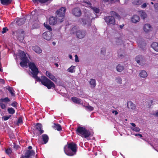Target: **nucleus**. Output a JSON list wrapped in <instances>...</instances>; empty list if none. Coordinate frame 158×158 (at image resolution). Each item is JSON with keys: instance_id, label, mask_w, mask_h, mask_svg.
<instances>
[{"instance_id": "nucleus-1", "label": "nucleus", "mask_w": 158, "mask_h": 158, "mask_svg": "<svg viewBox=\"0 0 158 158\" xmlns=\"http://www.w3.org/2000/svg\"><path fill=\"white\" fill-rule=\"evenodd\" d=\"M18 56L20 57L21 61L20 63V65L22 67H27L28 64H29L30 69L31 70V73L33 77L38 81H40V78L37 76L38 73V69L35 64L33 63H28L29 60L26 56V54L24 52L21 50L19 51Z\"/></svg>"}, {"instance_id": "nucleus-2", "label": "nucleus", "mask_w": 158, "mask_h": 158, "mask_svg": "<svg viewBox=\"0 0 158 158\" xmlns=\"http://www.w3.org/2000/svg\"><path fill=\"white\" fill-rule=\"evenodd\" d=\"M65 153L67 155L72 156L75 154L77 151V145L73 143L68 144L64 148Z\"/></svg>"}, {"instance_id": "nucleus-3", "label": "nucleus", "mask_w": 158, "mask_h": 158, "mask_svg": "<svg viewBox=\"0 0 158 158\" xmlns=\"http://www.w3.org/2000/svg\"><path fill=\"white\" fill-rule=\"evenodd\" d=\"M111 16H108L105 18V20L107 24H114L115 23V20L114 17L116 19H120V16L116 14L115 12L112 11L110 12Z\"/></svg>"}, {"instance_id": "nucleus-4", "label": "nucleus", "mask_w": 158, "mask_h": 158, "mask_svg": "<svg viewBox=\"0 0 158 158\" xmlns=\"http://www.w3.org/2000/svg\"><path fill=\"white\" fill-rule=\"evenodd\" d=\"M77 133L82 137L86 138L90 135V134L89 131L86 130L85 128L79 126L77 130Z\"/></svg>"}, {"instance_id": "nucleus-5", "label": "nucleus", "mask_w": 158, "mask_h": 158, "mask_svg": "<svg viewBox=\"0 0 158 158\" xmlns=\"http://www.w3.org/2000/svg\"><path fill=\"white\" fill-rule=\"evenodd\" d=\"M41 82L42 84L46 86L48 89L52 88H55V87L54 84L45 76L42 77Z\"/></svg>"}, {"instance_id": "nucleus-6", "label": "nucleus", "mask_w": 158, "mask_h": 158, "mask_svg": "<svg viewBox=\"0 0 158 158\" xmlns=\"http://www.w3.org/2000/svg\"><path fill=\"white\" fill-rule=\"evenodd\" d=\"M66 10L65 7H63L60 8L56 12V17L58 19V21L60 23L62 22L64 20Z\"/></svg>"}, {"instance_id": "nucleus-7", "label": "nucleus", "mask_w": 158, "mask_h": 158, "mask_svg": "<svg viewBox=\"0 0 158 158\" xmlns=\"http://www.w3.org/2000/svg\"><path fill=\"white\" fill-rule=\"evenodd\" d=\"M35 152L32 150H27L24 155L22 156V158H32V156H34Z\"/></svg>"}, {"instance_id": "nucleus-8", "label": "nucleus", "mask_w": 158, "mask_h": 158, "mask_svg": "<svg viewBox=\"0 0 158 158\" xmlns=\"http://www.w3.org/2000/svg\"><path fill=\"white\" fill-rule=\"evenodd\" d=\"M135 60L137 63L139 65H142L144 63V60L143 56L141 55H139L135 58Z\"/></svg>"}, {"instance_id": "nucleus-9", "label": "nucleus", "mask_w": 158, "mask_h": 158, "mask_svg": "<svg viewBox=\"0 0 158 158\" xmlns=\"http://www.w3.org/2000/svg\"><path fill=\"white\" fill-rule=\"evenodd\" d=\"M43 37L47 40H50L52 38V33L50 31H47L43 33Z\"/></svg>"}, {"instance_id": "nucleus-10", "label": "nucleus", "mask_w": 158, "mask_h": 158, "mask_svg": "<svg viewBox=\"0 0 158 158\" xmlns=\"http://www.w3.org/2000/svg\"><path fill=\"white\" fill-rule=\"evenodd\" d=\"M72 13L75 16L79 17L81 15V11L78 8H76L73 9L72 11Z\"/></svg>"}, {"instance_id": "nucleus-11", "label": "nucleus", "mask_w": 158, "mask_h": 158, "mask_svg": "<svg viewBox=\"0 0 158 158\" xmlns=\"http://www.w3.org/2000/svg\"><path fill=\"white\" fill-rule=\"evenodd\" d=\"M46 75L47 77L55 82H56L57 79L52 73L49 71H46Z\"/></svg>"}, {"instance_id": "nucleus-12", "label": "nucleus", "mask_w": 158, "mask_h": 158, "mask_svg": "<svg viewBox=\"0 0 158 158\" xmlns=\"http://www.w3.org/2000/svg\"><path fill=\"white\" fill-rule=\"evenodd\" d=\"M49 22L50 24L51 25H54L56 24L57 22H59L58 21V19H56L54 17H50L49 19Z\"/></svg>"}, {"instance_id": "nucleus-13", "label": "nucleus", "mask_w": 158, "mask_h": 158, "mask_svg": "<svg viewBox=\"0 0 158 158\" xmlns=\"http://www.w3.org/2000/svg\"><path fill=\"white\" fill-rule=\"evenodd\" d=\"M77 37L79 39L83 38L85 35V32L84 31H78L76 32Z\"/></svg>"}, {"instance_id": "nucleus-14", "label": "nucleus", "mask_w": 158, "mask_h": 158, "mask_svg": "<svg viewBox=\"0 0 158 158\" xmlns=\"http://www.w3.org/2000/svg\"><path fill=\"white\" fill-rule=\"evenodd\" d=\"M152 28L151 26L149 24H145L143 27V30L145 32H147L151 30Z\"/></svg>"}, {"instance_id": "nucleus-15", "label": "nucleus", "mask_w": 158, "mask_h": 158, "mask_svg": "<svg viewBox=\"0 0 158 158\" xmlns=\"http://www.w3.org/2000/svg\"><path fill=\"white\" fill-rule=\"evenodd\" d=\"M127 106L128 108L132 110H134L135 108V106L131 101H128L127 104Z\"/></svg>"}, {"instance_id": "nucleus-16", "label": "nucleus", "mask_w": 158, "mask_h": 158, "mask_svg": "<svg viewBox=\"0 0 158 158\" xmlns=\"http://www.w3.org/2000/svg\"><path fill=\"white\" fill-rule=\"evenodd\" d=\"M32 49L37 53L40 54L42 52V50L37 46H35L32 47Z\"/></svg>"}, {"instance_id": "nucleus-17", "label": "nucleus", "mask_w": 158, "mask_h": 158, "mask_svg": "<svg viewBox=\"0 0 158 158\" xmlns=\"http://www.w3.org/2000/svg\"><path fill=\"white\" fill-rule=\"evenodd\" d=\"M72 100L73 102L77 104H81L82 103V102L81 99L76 97L72 98Z\"/></svg>"}, {"instance_id": "nucleus-18", "label": "nucleus", "mask_w": 158, "mask_h": 158, "mask_svg": "<svg viewBox=\"0 0 158 158\" xmlns=\"http://www.w3.org/2000/svg\"><path fill=\"white\" fill-rule=\"evenodd\" d=\"M131 124L133 127H131V128L132 130L137 132H139L140 131V129L138 127H136V125L135 123H131Z\"/></svg>"}, {"instance_id": "nucleus-19", "label": "nucleus", "mask_w": 158, "mask_h": 158, "mask_svg": "<svg viewBox=\"0 0 158 158\" xmlns=\"http://www.w3.org/2000/svg\"><path fill=\"white\" fill-rule=\"evenodd\" d=\"M139 76L141 77L145 78L148 76V74L145 71L142 70L140 72Z\"/></svg>"}, {"instance_id": "nucleus-20", "label": "nucleus", "mask_w": 158, "mask_h": 158, "mask_svg": "<svg viewBox=\"0 0 158 158\" xmlns=\"http://www.w3.org/2000/svg\"><path fill=\"white\" fill-rule=\"evenodd\" d=\"M139 17L136 15L133 16L131 19V21L133 23H136L139 21Z\"/></svg>"}, {"instance_id": "nucleus-21", "label": "nucleus", "mask_w": 158, "mask_h": 158, "mask_svg": "<svg viewBox=\"0 0 158 158\" xmlns=\"http://www.w3.org/2000/svg\"><path fill=\"white\" fill-rule=\"evenodd\" d=\"M152 48L156 51L158 52V43L154 42L152 43L151 45Z\"/></svg>"}, {"instance_id": "nucleus-22", "label": "nucleus", "mask_w": 158, "mask_h": 158, "mask_svg": "<svg viewBox=\"0 0 158 158\" xmlns=\"http://www.w3.org/2000/svg\"><path fill=\"white\" fill-rule=\"evenodd\" d=\"M36 126L37 129L40 132V134H41L43 133L44 132V131L42 129V125L40 123H38L37 124Z\"/></svg>"}, {"instance_id": "nucleus-23", "label": "nucleus", "mask_w": 158, "mask_h": 158, "mask_svg": "<svg viewBox=\"0 0 158 158\" xmlns=\"http://www.w3.org/2000/svg\"><path fill=\"white\" fill-rule=\"evenodd\" d=\"M1 3L3 5H7L10 4L12 0H0Z\"/></svg>"}, {"instance_id": "nucleus-24", "label": "nucleus", "mask_w": 158, "mask_h": 158, "mask_svg": "<svg viewBox=\"0 0 158 158\" xmlns=\"http://www.w3.org/2000/svg\"><path fill=\"white\" fill-rule=\"evenodd\" d=\"M89 84L91 88H94L96 85L95 80L94 79H92L89 81Z\"/></svg>"}, {"instance_id": "nucleus-25", "label": "nucleus", "mask_w": 158, "mask_h": 158, "mask_svg": "<svg viewBox=\"0 0 158 158\" xmlns=\"http://www.w3.org/2000/svg\"><path fill=\"white\" fill-rule=\"evenodd\" d=\"M53 127L55 129L57 130L58 131H60L61 130V127L60 125L59 124L54 123Z\"/></svg>"}, {"instance_id": "nucleus-26", "label": "nucleus", "mask_w": 158, "mask_h": 158, "mask_svg": "<svg viewBox=\"0 0 158 158\" xmlns=\"http://www.w3.org/2000/svg\"><path fill=\"white\" fill-rule=\"evenodd\" d=\"M25 19L24 18H21L19 19L16 21V23L18 25H21L24 23L25 22Z\"/></svg>"}, {"instance_id": "nucleus-27", "label": "nucleus", "mask_w": 158, "mask_h": 158, "mask_svg": "<svg viewBox=\"0 0 158 158\" xmlns=\"http://www.w3.org/2000/svg\"><path fill=\"white\" fill-rule=\"evenodd\" d=\"M42 139L44 143H46L48 141V137L46 134H44L42 135Z\"/></svg>"}, {"instance_id": "nucleus-28", "label": "nucleus", "mask_w": 158, "mask_h": 158, "mask_svg": "<svg viewBox=\"0 0 158 158\" xmlns=\"http://www.w3.org/2000/svg\"><path fill=\"white\" fill-rule=\"evenodd\" d=\"M124 69V67L121 64H119L116 67L117 70L119 72H122Z\"/></svg>"}, {"instance_id": "nucleus-29", "label": "nucleus", "mask_w": 158, "mask_h": 158, "mask_svg": "<svg viewBox=\"0 0 158 158\" xmlns=\"http://www.w3.org/2000/svg\"><path fill=\"white\" fill-rule=\"evenodd\" d=\"M10 101V100L8 98H2L0 99V102H5L7 103L9 102Z\"/></svg>"}, {"instance_id": "nucleus-30", "label": "nucleus", "mask_w": 158, "mask_h": 158, "mask_svg": "<svg viewBox=\"0 0 158 158\" xmlns=\"http://www.w3.org/2000/svg\"><path fill=\"white\" fill-rule=\"evenodd\" d=\"M7 111L9 114H14L15 112L14 109L12 107L8 108L7 109Z\"/></svg>"}, {"instance_id": "nucleus-31", "label": "nucleus", "mask_w": 158, "mask_h": 158, "mask_svg": "<svg viewBox=\"0 0 158 158\" xmlns=\"http://www.w3.org/2000/svg\"><path fill=\"white\" fill-rule=\"evenodd\" d=\"M75 66L72 65L68 69L67 71L70 73H73L75 71Z\"/></svg>"}, {"instance_id": "nucleus-32", "label": "nucleus", "mask_w": 158, "mask_h": 158, "mask_svg": "<svg viewBox=\"0 0 158 158\" xmlns=\"http://www.w3.org/2000/svg\"><path fill=\"white\" fill-rule=\"evenodd\" d=\"M139 14L141 17L143 19H144L147 17V15L145 12H144L143 11H141L139 12Z\"/></svg>"}, {"instance_id": "nucleus-33", "label": "nucleus", "mask_w": 158, "mask_h": 158, "mask_svg": "<svg viewBox=\"0 0 158 158\" xmlns=\"http://www.w3.org/2000/svg\"><path fill=\"white\" fill-rule=\"evenodd\" d=\"M132 3L136 5H139L141 4L140 0H132Z\"/></svg>"}, {"instance_id": "nucleus-34", "label": "nucleus", "mask_w": 158, "mask_h": 158, "mask_svg": "<svg viewBox=\"0 0 158 158\" xmlns=\"http://www.w3.org/2000/svg\"><path fill=\"white\" fill-rule=\"evenodd\" d=\"M8 89L10 92L12 96H15L14 91L11 88L9 87L8 88Z\"/></svg>"}, {"instance_id": "nucleus-35", "label": "nucleus", "mask_w": 158, "mask_h": 158, "mask_svg": "<svg viewBox=\"0 0 158 158\" xmlns=\"http://www.w3.org/2000/svg\"><path fill=\"white\" fill-rule=\"evenodd\" d=\"M44 26L49 31L52 30V29L51 27L48 24H47V23H44Z\"/></svg>"}, {"instance_id": "nucleus-36", "label": "nucleus", "mask_w": 158, "mask_h": 158, "mask_svg": "<svg viewBox=\"0 0 158 158\" xmlns=\"http://www.w3.org/2000/svg\"><path fill=\"white\" fill-rule=\"evenodd\" d=\"M85 108L90 111H92L94 110V107L89 105L86 106L85 107Z\"/></svg>"}, {"instance_id": "nucleus-37", "label": "nucleus", "mask_w": 158, "mask_h": 158, "mask_svg": "<svg viewBox=\"0 0 158 158\" xmlns=\"http://www.w3.org/2000/svg\"><path fill=\"white\" fill-rule=\"evenodd\" d=\"M11 116L10 115H9L8 116L6 115L3 117L2 118V119L4 121H6L8 120L9 118L11 117Z\"/></svg>"}, {"instance_id": "nucleus-38", "label": "nucleus", "mask_w": 158, "mask_h": 158, "mask_svg": "<svg viewBox=\"0 0 158 158\" xmlns=\"http://www.w3.org/2000/svg\"><path fill=\"white\" fill-rule=\"evenodd\" d=\"M19 34L21 36H22V39L21 40H23V36L24 35V31L22 30H20L19 31Z\"/></svg>"}, {"instance_id": "nucleus-39", "label": "nucleus", "mask_w": 158, "mask_h": 158, "mask_svg": "<svg viewBox=\"0 0 158 158\" xmlns=\"http://www.w3.org/2000/svg\"><path fill=\"white\" fill-rule=\"evenodd\" d=\"M6 154L9 155L11 154L12 150L10 148H9L6 150Z\"/></svg>"}, {"instance_id": "nucleus-40", "label": "nucleus", "mask_w": 158, "mask_h": 158, "mask_svg": "<svg viewBox=\"0 0 158 158\" xmlns=\"http://www.w3.org/2000/svg\"><path fill=\"white\" fill-rule=\"evenodd\" d=\"M96 13H99V10L97 8H91Z\"/></svg>"}, {"instance_id": "nucleus-41", "label": "nucleus", "mask_w": 158, "mask_h": 158, "mask_svg": "<svg viewBox=\"0 0 158 158\" xmlns=\"http://www.w3.org/2000/svg\"><path fill=\"white\" fill-rule=\"evenodd\" d=\"M122 37H119V38H116V42L117 44H119L122 42Z\"/></svg>"}, {"instance_id": "nucleus-42", "label": "nucleus", "mask_w": 158, "mask_h": 158, "mask_svg": "<svg viewBox=\"0 0 158 158\" xmlns=\"http://www.w3.org/2000/svg\"><path fill=\"white\" fill-rule=\"evenodd\" d=\"M0 106L3 109H4L6 108V105L1 102H0Z\"/></svg>"}, {"instance_id": "nucleus-43", "label": "nucleus", "mask_w": 158, "mask_h": 158, "mask_svg": "<svg viewBox=\"0 0 158 158\" xmlns=\"http://www.w3.org/2000/svg\"><path fill=\"white\" fill-rule=\"evenodd\" d=\"M116 82L119 84H121L122 83V79L121 78L118 77L116 79Z\"/></svg>"}, {"instance_id": "nucleus-44", "label": "nucleus", "mask_w": 158, "mask_h": 158, "mask_svg": "<svg viewBox=\"0 0 158 158\" xmlns=\"http://www.w3.org/2000/svg\"><path fill=\"white\" fill-rule=\"evenodd\" d=\"M23 120L21 118H19L18 119V123L19 124H21L22 123Z\"/></svg>"}, {"instance_id": "nucleus-45", "label": "nucleus", "mask_w": 158, "mask_h": 158, "mask_svg": "<svg viewBox=\"0 0 158 158\" xmlns=\"http://www.w3.org/2000/svg\"><path fill=\"white\" fill-rule=\"evenodd\" d=\"M8 30L7 27L3 28L2 29V33L3 34L6 33Z\"/></svg>"}, {"instance_id": "nucleus-46", "label": "nucleus", "mask_w": 158, "mask_h": 158, "mask_svg": "<svg viewBox=\"0 0 158 158\" xmlns=\"http://www.w3.org/2000/svg\"><path fill=\"white\" fill-rule=\"evenodd\" d=\"M49 0H38V1L41 3H44Z\"/></svg>"}, {"instance_id": "nucleus-47", "label": "nucleus", "mask_w": 158, "mask_h": 158, "mask_svg": "<svg viewBox=\"0 0 158 158\" xmlns=\"http://www.w3.org/2000/svg\"><path fill=\"white\" fill-rule=\"evenodd\" d=\"M84 5L86 6V7H90L91 6V4L90 2H88L87 3H85Z\"/></svg>"}, {"instance_id": "nucleus-48", "label": "nucleus", "mask_w": 158, "mask_h": 158, "mask_svg": "<svg viewBox=\"0 0 158 158\" xmlns=\"http://www.w3.org/2000/svg\"><path fill=\"white\" fill-rule=\"evenodd\" d=\"M152 114L155 116L158 117V110L154 112Z\"/></svg>"}, {"instance_id": "nucleus-49", "label": "nucleus", "mask_w": 158, "mask_h": 158, "mask_svg": "<svg viewBox=\"0 0 158 158\" xmlns=\"http://www.w3.org/2000/svg\"><path fill=\"white\" fill-rule=\"evenodd\" d=\"M106 49L104 48H102L101 49V52L102 54H104L105 52Z\"/></svg>"}, {"instance_id": "nucleus-50", "label": "nucleus", "mask_w": 158, "mask_h": 158, "mask_svg": "<svg viewBox=\"0 0 158 158\" xmlns=\"http://www.w3.org/2000/svg\"><path fill=\"white\" fill-rule=\"evenodd\" d=\"M75 61L76 62H77L79 61L77 55H75Z\"/></svg>"}, {"instance_id": "nucleus-51", "label": "nucleus", "mask_w": 158, "mask_h": 158, "mask_svg": "<svg viewBox=\"0 0 158 158\" xmlns=\"http://www.w3.org/2000/svg\"><path fill=\"white\" fill-rule=\"evenodd\" d=\"M146 6H147L146 4V3H144L141 6V7L142 8H145L146 7Z\"/></svg>"}, {"instance_id": "nucleus-52", "label": "nucleus", "mask_w": 158, "mask_h": 158, "mask_svg": "<svg viewBox=\"0 0 158 158\" xmlns=\"http://www.w3.org/2000/svg\"><path fill=\"white\" fill-rule=\"evenodd\" d=\"M154 7L156 9L158 10V3L155 4L154 5Z\"/></svg>"}, {"instance_id": "nucleus-53", "label": "nucleus", "mask_w": 158, "mask_h": 158, "mask_svg": "<svg viewBox=\"0 0 158 158\" xmlns=\"http://www.w3.org/2000/svg\"><path fill=\"white\" fill-rule=\"evenodd\" d=\"M105 2H112L113 1H114V2H116L118 0H104Z\"/></svg>"}, {"instance_id": "nucleus-54", "label": "nucleus", "mask_w": 158, "mask_h": 158, "mask_svg": "<svg viewBox=\"0 0 158 158\" xmlns=\"http://www.w3.org/2000/svg\"><path fill=\"white\" fill-rule=\"evenodd\" d=\"M112 113L113 114H114L115 115H116L118 114V112L116 110H113L112 111Z\"/></svg>"}, {"instance_id": "nucleus-55", "label": "nucleus", "mask_w": 158, "mask_h": 158, "mask_svg": "<svg viewBox=\"0 0 158 158\" xmlns=\"http://www.w3.org/2000/svg\"><path fill=\"white\" fill-rule=\"evenodd\" d=\"M17 103L16 102L13 103L11 104V106L14 107L16 106Z\"/></svg>"}, {"instance_id": "nucleus-56", "label": "nucleus", "mask_w": 158, "mask_h": 158, "mask_svg": "<svg viewBox=\"0 0 158 158\" xmlns=\"http://www.w3.org/2000/svg\"><path fill=\"white\" fill-rule=\"evenodd\" d=\"M135 135L136 136H139L140 137H142V135L140 134H135Z\"/></svg>"}, {"instance_id": "nucleus-57", "label": "nucleus", "mask_w": 158, "mask_h": 158, "mask_svg": "<svg viewBox=\"0 0 158 158\" xmlns=\"http://www.w3.org/2000/svg\"><path fill=\"white\" fill-rule=\"evenodd\" d=\"M77 29V27H73L72 29V31H75V30L76 31V29Z\"/></svg>"}, {"instance_id": "nucleus-58", "label": "nucleus", "mask_w": 158, "mask_h": 158, "mask_svg": "<svg viewBox=\"0 0 158 158\" xmlns=\"http://www.w3.org/2000/svg\"><path fill=\"white\" fill-rule=\"evenodd\" d=\"M0 82H2V83H4V80L3 79H0Z\"/></svg>"}, {"instance_id": "nucleus-59", "label": "nucleus", "mask_w": 158, "mask_h": 158, "mask_svg": "<svg viewBox=\"0 0 158 158\" xmlns=\"http://www.w3.org/2000/svg\"><path fill=\"white\" fill-rule=\"evenodd\" d=\"M35 11H33L32 12H31V15H34L35 13Z\"/></svg>"}, {"instance_id": "nucleus-60", "label": "nucleus", "mask_w": 158, "mask_h": 158, "mask_svg": "<svg viewBox=\"0 0 158 158\" xmlns=\"http://www.w3.org/2000/svg\"><path fill=\"white\" fill-rule=\"evenodd\" d=\"M55 65L56 66V67H58L59 66V65L57 63H55Z\"/></svg>"}, {"instance_id": "nucleus-61", "label": "nucleus", "mask_w": 158, "mask_h": 158, "mask_svg": "<svg viewBox=\"0 0 158 158\" xmlns=\"http://www.w3.org/2000/svg\"><path fill=\"white\" fill-rule=\"evenodd\" d=\"M32 148V147L31 146H29L28 147V148L29 149H31Z\"/></svg>"}, {"instance_id": "nucleus-62", "label": "nucleus", "mask_w": 158, "mask_h": 158, "mask_svg": "<svg viewBox=\"0 0 158 158\" xmlns=\"http://www.w3.org/2000/svg\"><path fill=\"white\" fill-rule=\"evenodd\" d=\"M69 58H70V59H72V56L71 55H69Z\"/></svg>"}, {"instance_id": "nucleus-63", "label": "nucleus", "mask_w": 158, "mask_h": 158, "mask_svg": "<svg viewBox=\"0 0 158 158\" xmlns=\"http://www.w3.org/2000/svg\"><path fill=\"white\" fill-rule=\"evenodd\" d=\"M38 1V0H32L33 2H35Z\"/></svg>"}, {"instance_id": "nucleus-64", "label": "nucleus", "mask_w": 158, "mask_h": 158, "mask_svg": "<svg viewBox=\"0 0 158 158\" xmlns=\"http://www.w3.org/2000/svg\"><path fill=\"white\" fill-rule=\"evenodd\" d=\"M123 26H124V25H120V28H123Z\"/></svg>"}]
</instances>
